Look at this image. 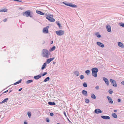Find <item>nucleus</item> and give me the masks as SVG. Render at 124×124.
<instances>
[{
    "label": "nucleus",
    "instance_id": "aec40b11",
    "mask_svg": "<svg viewBox=\"0 0 124 124\" xmlns=\"http://www.w3.org/2000/svg\"><path fill=\"white\" fill-rule=\"evenodd\" d=\"M36 12L37 13H38V14L41 15H43L44 14V13L39 11L36 10Z\"/></svg>",
    "mask_w": 124,
    "mask_h": 124
},
{
    "label": "nucleus",
    "instance_id": "6e6552de",
    "mask_svg": "<svg viewBox=\"0 0 124 124\" xmlns=\"http://www.w3.org/2000/svg\"><path fill=\"white\" fill-rule=\"evenodd\" d=\"M103 79L104 81L105 82L106 84L108 85H109V81L105 77H103Z\"/></svg>",
    "mask_w": 124,
    "mask_h": 124
},
{
    "label": "nucleus",
    "instance_id": "864d4df0",
    "mask_svg": "<svg viewBox=\"0 0 124 124\" xmlns=\"http://www.w3.org/2000/svg\"><path fill=\"white\" fill-rule=\"evenodd\" d=\"M24 124H27V122H24Z\"/></svg>",
    "mask_w": 124,
    "mask_h": 124
},
{
    "label": "nucleus",
    "instance_id": "c9c22d12",
    "mask_svg": "<svg viewBox=\"0 0 124 124\" xmlns=\"http://www.w3.org/2000/svg\"><path fill=\"white\" fill-rule=\"evenodd\" d=\"M27 115L29 118H30L31 116V112H28Z\"/></svg>",
    "mask_w": 124,
    "mask_h": 124
},
{
    "label": "nucleus",
    "instance_id": "ddd939ff",
    "mask_svg": "<svg viewBox=\"0 0 124 124\" xmlns=\"http://www.w3.org/2000/svg\"><path fill=\"white\" fill-rule=\"evenodd\" d=\"M97 44L99 46H100L101 47H104V44L100 42H97Z\"/></svg>",
    "mask_w": 124,
    "mask_h": 124
},
{
    "label": "nucleus",
    "instance_id": "72a5a7b5",
    "mask_svg": "<svg viewBox=\"0 0 124 124\" xmlns=\"http://www.w3.org/2000/svg\"><path fill=\"white\" fill-rule=\"evenodd\" d=\"M7 9H3L2 10H0V12H6L7 11Z\"/></svg>",
    "mask_w": 124,
    "mask_h": 124
},
{
    "label": "nucleus",
    "instance_id": "0eeeda50",
    "mask_svg": "<svg viewBox=\"0 0 124 124\" xmlns=\"http://www.w3.org/2000/svg\"><path fill=\"white\" fill-rule=\"evenodd\" d=\"M94 112L97 114L101 113L102 111L101 110L99 109H95L94 111Z\"/></svg>",
    "mask_w": 124,
    "mask_h": 124
},
{
    "label": "nucleus",
    "instance_id": "473e14b6",
    "mask_svg": "<svg viewBox=\"0 0 124 124\" xmlns=\"http://www.w3.org/2000/svg\"><path fill=\"white\" fill-rule=\"evenodd\" d=\"M33 82V80H30L28 81H27L26 82V83L27 84H29L31 82Z\"/></svg>",
    "mask_w": 124,
    "mask_h": 124
},
{
    "label": "nucleus",
    "instance_id": "8fccbe9b",
    "mask_svg": "<svg viewBox=\"0 0 124 124\" xmlns=\"http://www.w3.org/2000/svg\"><path fill=\"white\" fill-rule=\"evenodd\" d=\"M67 117V119L68 120V121H69V122H70V123H71V121L69 120V118Z\"/></svg>",
    "mask_w": 124,
    "mask_h": 124
},
{
    "label": "nucleus",
    "instance_id": "cd10ccee",
    "mask_svg": "<svg viewBox=\"0 0 124 124\" xmlns=\"http://www.w3.org/2000/svg\"><path fill=\"white\" fill-rule=\"evenodd\" d=\"M74 74L77 76H79V72L78 71H76L74 72Z\"/></svg>",
    "mask_w": 124,
    "mask_h": 124
},
{
    "label": "nucleus",
    "instance_id": "7ed1b4c3",
    "mask_svg": "<svg viewBox=\"0 0 124 124\" xmlns=\"http://www.w3.org/2000/svg\"><path fill=\"white\" fill-rule=\"evenodd\" d=\"M63 3L66 6H70L73 8H76L77 7L76 5L72 3H68V2L67 1L63 2Z\"/></svg>",
    "mask_w": 124,
    "mask_h": 124
},
{
    "label": "nucleus",
    "instance_id": "bf43d9fd",
    "mask_svg": "<svg viewBox=\"0 0 124 124\" xmlns=\"http://www.w3.org/2000/svg\"><path fill=\"white\" fill-rule=\"evenodd\" d=\"M57 124H60L59 123H57Z\"/></svg>",
    "mask_w": 124,
    "mask_h": 124
},
{
    "label": "nucleus",
    "instance_id": "4c0bfd02",
    "mask_svg": "<svg viewBox=\"0 0 124 124\" xmlns=\"http://www.w3.org/2000/svg\"><path fill=\"white\" fill-rule=\"evenodd\" d=\"M89 101H90L88 99H85V102L86 103H87L89 102Z\"/></svg>",
    "mask_w": 124,
    "mask_h": 124
},
{
    "label": "nucleus",
    "instance_id": "f257e3e1",
    "mask_svg": "<svg viewBox=\"0 0 124 124\" xmlns=\"http://www.w3.org/2000/svg\"><path fill=\"white\" fill-rule=\"evenodd\" d=\"M50 54V52L47 49H44L42 50V56L43 57L48 58Z\"/></svg>",
    "mask_w": 124,
    "mask_h": 124
},
{
    "label": "nucleus",
    "instance_id": "e2e57ef3",
    "mask_svg": "<svg viewBox=\"0 0 124 124\" xmlns=\"http://www.w3.org/2000/svg\"><path fill=\"white\" fill-rule=\"evenodd\" d=\"M1 103V102H0V104Z\"/></svg>",
    "mask_w": 124,
    "mask_h": 124
},
{
    "label": "nucleus",
    "instance_id": "5fc2aeb1",
    "mask_svg": "<svg viewBox=\"0 0 124 124\" xmlns=\"http://www.w3.org/2000/svg\"><path fill=\"white\" fill-rule=\"evenodd\" d=\"M8 91V90H7L6 91H5L4 92V93H7V92Z\"/></svg>",
    "mask_w": 124,
    "mask_h": 124
},
{
    "label": "nucleus",
    "instance_id": "423d86ee",
    "mask_svg": "<svg viewBox=\"0 0 124 124\" xmlns=\"http://www.w3.org/2000/svg\"><path fill=\"white\" fill-rule=\"evenodd\" d=\"M110 81L111 82L112 85L113 86L115 87H116L117 86V84L116 81L112 79H110Z\"/></svg>",
    "mask_w": 124,
    "mask_h": 124
},
{
    "label": "nucleus",
    "instance_id": "13d9d810",
    "mask_svg": "<svg viewBox=\"0 0 124 124\" xmlns=\"http://www.w3.org/2000/svg\"><path fill=\"white\" fill-rule=\"evenodd\" d=\"M62 31V30H59V31Z\"/></svg>",
    "mask_w": 124,
    "mask_h": 124
},
{
    "label": "nucleus",
    "instance_id": "4468645a",
    "mask_svg": "<svg viewBox=\"0 0 124 124\" xmlns=\"http://www.w3.org/2000/svg\"><path fill=\"white\" fill-rule=\"evenodd\" d=\"M41 77V76L40 75H38L34 76V78L36 80H38L39 78H40Z\"/></svg>",
    "mask_w": 124,
    "mask_h": 124
},
{
    "label": "nucleus",
    "instance_id": "3c124183",
    "mask_svg": "<svg viewBox=\"0 0 124 124\" xmlns=\"http://www.w3.org/2000/svg\"><path fill=\"white\" fill-rule=\"evenodd\" d=\"M7 19H4L3 20V21L4 22H5L7 21Z\"/></svg>",
    "mask_w": 124,
    "mask_h": 124
},
{
    "label": "nucleus",
    "instance_id": "49530a36",
    "mask_svg": "<svg viewBox=\"0 0 124 124\" xmlns=\"http://www.w3.org/2000/svg\"><path fill=\"white\" fill-rule=\"evenodd\" d=\"M14 1H19V2H22V1H21L19 0H14Z\"/></svg>",
    "mask_w": 124,
    "mask_h": 124
},
{
    "label": "nucleus",
    "instance_id": "a211bd4d",
    "mask_svg": "<svg viewBox=\"0 0 124 124\" xmlns=\"http://www.w3.org/2000/svg\"><path fill=\"white\" fill-rule=\"evenodd\" d=\"M46 62H45L43 64L41 68L42 70H43L46 67Z\"/></svg>",
    "mask_w": 124,
    "mask_h": 124
},
{
    "label": "nucleus",
    "instance_id": "052dcab7",
    "mask_svg": "<svg viewBox=\"0 0 124 124\" xmlns=\"http://www.w3.org/2000/svg\"><path fill=\"white\" fill-rule=\"evenodd\" d=\"M11 92V91H10V92H9V93H10V92Z\"/></svg>",
    "mask_w": 124,
    "mask_h": 124
},
{
    "label": "nucleus",
    "instance_id": "f03ea898",
    "mask_svg": "<svg viewBox=\"0 0 124 124\" xmlns=\"http://www.w3.org/2000/svg\"><path fill=\"white\" fill-rule=\"evenodd\" d=\"M92 75L96 78L97 76V72L98 71V70L97 68H94L92 69Z\"/></svg>",
    "mask_w": 124,
    "mask_h": 124
},
{
    "label": "nucleus",
    "instance_id": "ea45409f",
    "mask_svg": "<svg viewBox=\"0 0 124 124\" xmlns=\"http://www.w3.org/2000/svg\"><path fill=\"white\" fill-rule=\"evenodd\" d=\"M46 120L47 122H49L50 121L49 120L48 118H46Z\"/></svg>",
    "mask_w": 124,
    "mask_h": 124
},
{
    "label": "nucleus",
    "instance_id": "4d7b16f0",
    "mask_svg": "<svg viewBox=\"0 0 124 124\" xmlns=\"http://www.w3.org/2000/svg\"><path fill=\"white\" fill-rule=\"evenodd\" d=\"M114 112H117V110H114Z\"/></svg>",
    "mask_w": 124,
    "mask_h": 124
},
{
    "label": "nucleus",
    "instance_id": "79ce46f5",
    "mask_svg": "<svg viewBox=\"0 0 124 124\" xmlns=\"http://www.w3.org/2000/svg\"><path fill=\"white\" fill-rule=\"evenodd\" d=\"M53 115H54V114L53 113L51 112V113H50V116H53Z\"/></svg>",
    "mask_w": 124,
    "mask_h": 124
},
{
    "label": "nucleus",
    "instance_id": "1a4fd4ad",
    "mask_svg": "<svg viewBox=\"0 0 124 124\" xmlns=\"http://www.w3.org/2000/svg\"><path fill=\"white\" fill-rule=\"evenodd\" d=\"M57 35L59 36L62 35L64 34V31H55Z\"/></svg>",
    "mask_w": 124,
    "mask_h": 124
},
{
    "label": "nucleus",
    "instance_id": "603ef678",
    "mask_svg": "<svg viewBox=\"0 0 124 124\" xmlns=\"http://www.w3.org/2000/svg\"><path fill=\"white\" fill-rule=\"evenodd\" d=\"M22 88H21L19 89V91H21L22 90Z\"/></svg>",
    "mask_w": 124,
    "mask_h": 124
},
{
    "label": "nucleus",
    "instance_id": "c03bdc74",
    "mask_svg": "<svg viewBox=\"0 0 124 124\" xmlns=\"http://www.w3.org/2000/svg\"><path fill=\"white\" fill-rule=\"evenodd\" d=\"M95 88L96 89H98L99 88V86H96L95 87Z\"/></svg>",
    "mask_w": 124,
    "mask_h": 124
},
{
    "label": "nucleus",
    "instance_id": "f704fd0d",
    "mask_svg": "<svg viewBox=\"0 0 124 124\" xmlns=\"http://www.w3.org/2000/svg\"><path fill=\"white\" fill-rule=\"evenodd\" d=\"M85 73L87 75H88L90 73V71L89 70H87L85 71Z\"/></svg>",
    "mask_w": 124,
    "mask_h": 124
},
{
    "label": "nucleus",
    "instance_id": "de8ad7c7",
    "mask_svg": "<svg viewBox=\"0 0 124 124\" xmlns=\"http://www.w3.org/2000/svg\"><path fill=\"white\" fill-rule=\"evenodd\" d=\"M121 83L122 85H124V81L122 82Z\"/></svg>",
    "mask_w": 124,
    "mask_h": 124
},
{
    "label": "nucleus",
    "instance_id": "9d476101",
    "mask_svg": "<svg viewBox=\"0 0 124 124\" xmlns=\"http://www.w3.org/2000/svg\"><path fill=\"white\" fill-rule=\"evenodd\" d=\"M54 59V57H53L47 59L46 60V62L48 64H49L50 63V62L53 61Z\"/></svg>",
    "mask_w": 124,
    "mask_h": 124
},
{
    "label": "nucleus",
    "instance_id": "39448f33",
    "mask_svg": "<svg viewBox=\"0 0 124 124\" xmlns=\"http://www.w3.org/2000/svg\"><path fill=\"white\" fill-rule=\"evenodd\" d=\"M31 13L29 10L28 11H26L23 12V15L24 16H26L27 17L30 16L31 17L32 16H31Z\"/></svg>",
    "mask_w": 124,
    "mask_h": 124
},
{
    "label": "nucleus",
    "instance_id": "2eb2a0df",
    "mask_svg": "<svg viewBox=\"0 0 124 124\" xmlns=\"http://www.w3.org/2000/svg\"><path fill=\"white\" fill-rule=\"evenodd\" d=\"M82 93L84 96H87V91L85 90H83L82 91Z\"/></svg>",
    "mask_w": 124,
    "mask_h": 124
},
{
    "label": "nucleus",
    "instance_id": "37998d69",
    "mask_svg": "<svg viewBox=\"0 0 124 124\" xmlns=\"http://www.w3.org/2000/svg\"><path fill=\"white\" fill-rule=\"evenodd\" d=\"M49 31H43V33L44 34H46L48 33Z\"/></svg>",
    "mask_w": 124,
    "mask_h": 124
},
{
    "label": "nucleus",
    "instance_id": "9b49d317",
    "mask_svg": "<svg viewBox=\"0 0 124 124\" xmlns=\"http://www.w3.org/2000/svg\"><path fill=\"white\" fill-rule=\"evenodd\" d=\"M101 117L102 118L105 119H110L109 116H102Z\"/></svg>",
    "mask_w": 124,
    "mask_h": 124
},
{
    "label": "nucleus",
    "instance_id": "7c9ffc66",
    "mask_svg": "<svg viewBox=\"0 0 124 124\" xmlns=\"http://www.w3.org/2000/svg\"><path fill=\"white\" fill-rule=\"evenodd\" d=\"M55 47L54 46H53L51 48L50 51H52L54 50L55 49Z\"/></svg>",
    "mask_w": 124,
    "mask_h": 124
},
{
    "label": "nucleus",
    "instance_id": "6ab92c4d",
    "mask_svg": "<svg viewBox=\"0 0 124 124\" xmlns=\"http://www.w3.org/2000/svg\"><path fill=\"white\" fill-rule=\"evenodd\" d=\"M94 34L95 35H96L98 38H100L101 37V35H100V33L98 32H97L94 33Z\"/></svg>",
    "mask_w": 124,
    "mask_h": 124
},
{
    "label": "nucleus",
    "instance_id": "a19ab883",
    "mask_svg": "<svg viewBox=\"0 0 124 124\" xmlns=\"http://www.w3.org/2000/svg\"><path fill=\"white\" fill-rule=\"evenodd\" d=\"M80 78L81 79H82L84 78V76L83 75H82L80 76Z\"/></svg>",
    "mask_w": 124,
    "mask_h": 124
},
{
    "label": "nucleus",
    "instance_id": "c756f323",
    "mask_svg": "<svg viewBox=\"0 0 124 124\" xmlns=\"http://www.w3.org/2000/svg\"><path fill=\"white\" fill-rule=\"evenodd\" d=\"M83 86L84 87H87V83L85 82H84L83 84Z\"/></svg>",
    "mask_w": 124,
    "mask_h": 124
},
{
    "label": "nucleus",
    "instance_id": "e433bc0d",
    "mask_svg": "<svg viewBox=\"0 0 124 124\" xmlns=\"http://www.w3.org/2000/svg\"><path fill=\"white\" fill-rule=\"evenodd\" d=\"M108 92L109 94H111L113 93V91L111 89H110L108 90Z\"/></svg>",
    "mask_w": 124,
    "mask_h": 124
},
{
    "label": "nucleus",
    "instance_id": "412c9836",
    "mask_svg": "<svg viewBox=\"0 0 124 124\" xmlns=\"http://www.w3.org/2000/svg\"><path fill=\"white\" fill-rule=\"evenodd\" d=\"M49 27V26H46V27L43 28L42 31H48V30Z\"/></svg>",
    "mask_w": 124,
    "mask_h": 124
},
{
    "label": "nucleus",
    "instance_id": "0e129e2a",
    "mask_svg": "<svg viewBox=\"0 0 124 124\" xmlns=\"http://www.w3.org/2000/svg\"><path fill=\"white\" fill-rule=\"evenodd\" d=\"M109 32H111V31H108Z\"/></svg>",
    "mask_w": 124,
    "mask_h": 124
},
{
    "label": "nucleus",
    "instance_id": "f8f14e48",
    "mask_svg": "<svg viewBox=\"0 0 124 124\" xmlns=\"http://www.w3.org/2000/svg\"><path fill=\"white\" fill-rule=\"evenodd\" d=\"M107 98L108 99L109 102L110 104H112L113 103V101L112 100L111 98L109 96H107Z\"/></svg>",
    "mask_w": 124,
    "mask_h": 124
},
{
    "label": "nucleus",
    "instance_id": "b1692460",
    "mask_svg": "<svg viewBox=\"0 0 124 124\" xmlns=\"http://www.w3.org/2000/svg\"><path fill=\"white\" fill-rule=\"evenodd\" d=\"M8 99V98H7L5 99H4L1 102V103H4L5 102H7Z\"/></svg>",
    "mask_w": 124,
    "mask_h": 124
},
{
    "label": "nucleus",
    "instance_id": "a878e982",
    "mask_svg": "<svg viewBox=\"0 0 124 124\" xmlns=\"http://www.w3.org/2000/svg\"><path fill=\"white\" fill-rule=\"evenodd\" d=\"M56 22L57 24L59 26V28L61 29L62 28V26L61 25L60 23L58 22Z\"/></svg>",
    "mask_w": 124,
    "mask_h": 124
},
{
    "label": "nucleus",
    "instance_id": "58836bf2",
    "mask_svg": "<svg viewBox=\"0 0 124 124\" xmlns=\"http://www.w3.org/2000/svg\"><path fill=\"white\" fill-rule=\"evenodd\" d=\"M47 72H44V73L42 74L41 75H40L41 76H45V75H46L47 74Z\"/></svg>",
    "mask_w": 124,
    "mask_h": 124
},
{
    "label": "nucleus",
    "instance_id": "bb28decb",
    "mask_svg": "<svg viewBox=\"0 0 124 124\" xmlns=\"http://www.w3.org/2000/svg\"><path fill=\"white\" fill-rule=\"evenodd\" d=\"M112 115L113 117L115 118H116L117 117V115L115 113H113L112 114Z\"/></svg>",
    "mask_w": 124,
    "mask_h": 124
},
{
    "label": "nucleus",
    "instance_id": "5701e85b",
    "mask_svg": "<svg viewBox=\"0 0 124 124\" xmlns=\"http://www.w3.org/2000/svg\"><path fill=\"white\" fill-rule=\"evenodd\" d=\"M50 79V78L49 77H47L43 81L44 82H46L48 81Z\"/></svg>",
    "mask_w": 124,
    "mask_h": 124
},
{
    "label": "nucleus",
    "instance_id": "c85d7f7f",
    "mask_svg": "<svg viewBox=\"0 0 124 124\" xmlns=\"http://www.w3.org/2000/svg\"><path fill=\"white\" fill-rule=\"evenodd\" d=\"M21 80H22L21 79H20L19 81L17 82H16L14 84V85H16L17 84H19L20 83H21Z\"/></svg>",
    "mask_w": 124,
    "mask_h": 124
},
{
    "label": "nucleus",
    "instance_id": "4be33fe9",
    "mask_svg": "<svg viewBox=\"0 0 124 124\" xmlns=\"http://www.w3.org/2000/svg\"><path fill=\"white\" fill-rule=\"evenodd\" d=\"M48 104L49 105H55V103L54 102H52L51 101L49 102Z\"/></svg>",
    "mask_w": 124,
    "mask_h": 124
},
{
    "label": "nucleus",
    "instance_id": "a18cd8bd",
    "mask_svg": "<svg viewBox=\"0 0 124 124\" xmlns=\"http://www.w3.org/2000/svg\"><path fill=\"white\" fill-rule=\"evenodd\" d=\"M63 113H64V115L66 117H67V116H66V113H65V112H63Z\"/></svg>",
    "mask_w": 124,
    "mask_h": 124
},
{
    "label": "nucleus",
    "instance_id": "6e6d98bb",
    "mask_svg": "<svg viewBox=\"0 0 124 124\" xmlns=\"http://www.w3.org/2000/svg\"><path fill=\"white\" fill-rule=\"evenodd\" d=\"M53 41H51V44H53Z\"/></svg>",
    "mask_w": 124,
    "mask_h": 124
},
{
    "label": "nucleus",
    "instance_id": "2f4dec72",
    "mask_svg": "<svg viewBox=\"0 0 124 124\" xmlns=\"http://www.w3.org/2000/svg\"><path fill=\"white\" fill-rule=\"evenodd\" d=\"M119 25L120 26L124 28V24L122 23H119Z\"/></svg>",
    "mask_w": 124,
    "mask_h": 124
},
{
    "label": "nucleus",
    "instance_id": "09e8293b",
    "mask_svg": "<svg viewBox=\"0 0 124 124\" xmlns=\"http://www.w3.org/2000/svg\"><path fill=\"white\" fill-rule=\"evenodd\" d=\"M117 101L118 102H120L121 101V100L120 99H119L117 100Z\"/></svg>",
    "mask_w": 124,
    "mask_h": 124
},
{
    "label": "nucleus",
    "instance_id": "dca6fc26",
    "mask_svg": "<svg viewBox=\"0 0 124 124\" xmlns=\"http://www.w3.org/2000/svg\"><path fill=\"white\" fill-rule=\"evenodd\" d=\"M106 28L107 29V31H111V27L109 25H107L106 26Z\"/></svg>",
    "mask_w": 124,
    "mask_h": 124
},
{
    "label": "nucleus",
    "instance_id": "f3484780",
    "mask_svg": "<svg viewBox=\"0 0 124 124\" xmlns=\"http://www.w3.org/2000/svg\"><path fill=\"white\" fill-rule=\"evenodd\" d=\"M118 45L120 47L123 48L124 47V46L123 45V44L121 42H118Z\"/></svg>",
    "mask_w": 124,
    "mask_h": 124
},
{
    "label": "nucleus",
    "instance_id": "20e7f679",
    "mask_svg": "<svg viewBox=\"0 0 124 124\" xmlns=\"http://www.w3.org/2000/svg\"><path fill=\"white\" fill-rule=\"evenodd\" d=\"M53 16L52 15H50V16H47L46 18L49 21L52 22H54L55 20L53 18Z\"/></svg>",
    "mask_w": 124,
    "mask_h": 124
},
{
    "label": "nucleus",
    "instance_id": "680f3d73",
    "mask_svg": "<svg viewBox=\"0 0 124 124\" xmlns=\"http://www.w3.org/2000/svg\"><path fill=\"white\" fill-rule=\"evenodd\" d=\"M11 92V91H10V92H9V93H10V92Z\"/></svg>",
    "mask_w": 124,
    "mask_h": 124
},
{
    "label": "nucleus",
    "instance_id": "393cba45",
    "mask_svg": "<svg viewBox=\"0 0 124 124\" xmlns=\"http://www.w3.org/2000/svg\"><path fill=\"white\" fill-rule=\"evenodd\" d=\"M91 97L93 99H95L96 98V97L95 95L93 93L91 94Z\"/></svg>",
    "mask_w": 124,
    "mask_h": 124
}]
</instances>
